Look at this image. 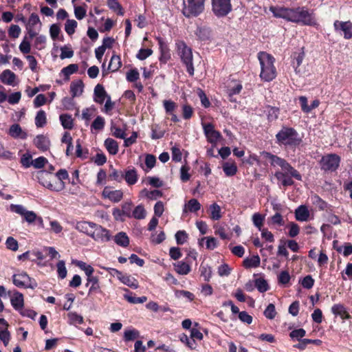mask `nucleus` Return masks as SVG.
Listing matches in <instances>:
<instances>
[{
  "instance_id": "1",
  "label": "nucleus",
  "mask_w": 352,
  "mask_h": 352,
  "mask_svg": "<svg viewBox=\"0 0 352 352\" xmlns=\"http://www.w3.org/2000/svg\"><path fill=\"white\" fill-rule=\"evenodd\" d=\"M270 11L276 18H281L296 23L305 25L315 26L317 23L312 12L305 7L287 8L285 7H270Z\"/></svg>"
},
{
  "instance_id": "2",
  "label": "nucleus",
  "mask_w": 352,
  "mask_h": 352,
  "mask_svg": "<svg viewBox=\"0 0 352 352\" xmlns=\"http://www.w3.org/2000/svg\"><path fill=\"white\" fill-rule=\"evenodd\" d=\"M276 142L279 146L296 148L302 142V138L293 127L283 126L276 134Z\"/></svg>"
},
{
  "instance_id": "3",
  "label": "nucleus",
  "mask_w": 352,
  "mask_h": 352,
  "mask_svg": "<svg viewBox=\"0 0 352 352\" xmlns=\"http://www.w3.org/2000/svg\"><path fill=\"white\" fill-rule=\"evenodd\" d=\"M257 58L261 65L260 78L264 82H271L277 76L276 68L274 66V57L266 52H259Z\"/></svg>"
},
{
  "instance_id": "4",
  "label": "nucleus",
  "mask_w": 352,
  "mask_h": 352,
  "mask_svg": "<svg viewBox=\"0 0 352 352\" xmlns=\"http://www.w3.org/2000/svg\"><path fill=\"white\" fill-rule=\"evenodd\" d=\"M176 52L182 65L186 67L187 73L190 76H194L193 55L192 48L188 47L185 41L177 40L175 43Z\"/></svg>"
},
{
  "instance_id": "5",
  "label": "nucleus",
  "mask_w": 352,
  "mask_h": 352,
  "mask_svg": "<svg viewBox=\"0 0 352 352\" xmlns=\"http://www.w3.org/2000/svg\"><path fill=\"white\" fill-rule=\"evenodd\" d=\"M204 134L207 140L211 143V147L207 150V154L212 157L220 155V148L217 146V141L220 139V133L214 129L211 123H202Z\"/></svg>"
},
{
  "instance_id": "6",
  "label": "nucleus",
  "mask_w": 352,
  "mask_h": 352,
  "mask_svg": "<svg viewBox=\"0 0 352 352\" xmlns=\"http://www.w3.org/2000/svg\"><path fill=\"white\" fill-rule=\"evenodd\" d=\"M206 0H187L183 2L182 12L188 19L197 17L204 11Z\"/></svg>"
},
{
  "instance_id": "7",
  "label": "nucleus",
  "mask_w": 352,
  "mask_h": 352,
  "mask_svg": "<svg viewBox=\"0 0 352 352\" xmlns=\"http://www.w3.org/2000/svg\"><path fill=\"white\" fill-rule=\"evenodd\" d=\"M341 157L336 153L323 155L319 161L320 169L326 173L336 172L340 164Z\"/></svg>"
},
{
  "instance_id": "8",
  "label": "nucleus",
  "mask_w": 352,
  "mask_h": 352,
  "mask_svg": "<svg viewBox=\"0 0 352 352\" xmlns=\"http://www.w3.org/2000/svg\"><path fill=\"white\" fill-rule=\"evenodd\" d=\"M51 177L52 175L46 170H41L38 173L39 183L44 187L56 192H60L65 188V182H52Z\"/></svg>"
},
{
  "instance_id": "9",
  "label": "nucleus",
  "mask_w": 352,
  "mask_h": 352,
  "mask_svg": "<svg viewBox=\"0 0 352 352\" xmlns=\"http://www.w3.org/2000/svg\"><path fill=\"white\" fill-rule=\"evenodd\" d=\"M13 284L19 288L35 289L38 284L34 278L29 276L26 272L16 274L12 276Z\"/></svg>"
},
{
  "instance_id": "10",
  "label": "nucleus",
  "mask_w": 352,
  "mask_h": 352,
  "mask_svg": "<svg viewBox=\"0 0 352 352\" xmlns=\"http://www.w3.org/2000/svg\"><path fill=\"white\" fill-rule=\"evenodd\" d=\"M243 88L240 81L236 80H228L225 82V89L228 94V98L230 102H236L235 95L239 94Z\"/></svg>"
},
{
  "instance_id": "11",
  "label": "nucleus",
  "mask_w": 352,
  "mask_h": 352,
  "mask_svg": "<svg viewBox=\"0 0 352 352\" xmlns=\"http://www.w3.org/2000/svg\"><path fill=\"white\" fill-rule=\"evenodd\" d=\"M91 237L95 241H100L102 242L109 241L112 238L109 230L97 224L94 226Z\"/></svg>"
},
{
  "instance_id": "12",
  "label": "nucleus",
  "mask_w": 352,
  "mask_h": 352,
  "mask_svg": "<svg viewBox=\"0 0 352 352\" xmlns=\"http://www.w3.org/2000/svg\"><path fill=\"white\" fill-rule=\"evenodd\" d=\"M10 209L12 212L23 216L24 219L29 223L34 222L37 218L36 214L34 212L27 210L22 205L12 204Z\"/></svg>"
},
{
  "instance_id": "13",
  "label": "nucleus",
  "mask_w": 352,
  "mask_h": 352,
  "mask_svg": "<svg viewBox=\"0 0 352 352\" xmlns=\"http://www.w3.org/2000/svg\"><path fill=\"white\" fill-rule=\"evenodd\" d=\"M334 30L336 32H343L344 38L345 39H351L352 38V22L350 21H340L336 20L333 23Z\"/></svg>"
},
{
  "instance_id": "14",
  "label": "nucleus",
  "mask_w": 352,
  "mask_h": 352,
  "mask_svg": "<svg viewBox=\"0 0 352 352\" xmlns=\"http://www.w3.org/2000/svg\"><path fill=\"white\" fill-rule=\"evenodd\" d=\"M261 156H263L264 159L269 160L270 165L274 167L279 166L282 168L286 162V160L284 158L267 151H263Z\"/></svg>"
},
{
  "instance_id": "15",
  "label": "nucleus",
  "mask_w": 352,
  "mask_h": 352,
  "mask_svg": "<svg viewBox=\"0 0 352 352\" xmlns=\"http://www.w3.org/2000/svg\"><path fill=\"white\" fill-rule=\"evenodd\" d=\"M85 286L89 287L88 296H90L94 294L101 292L99 278L97 276H94L91 278H87V283L85 284Z\"/></svg>"
},
{
  "instance_id": "16",
  "label": "nucleus",
  "mask_w": 352,
  "mask_h": 352,
  "mask_svg": "<svg viewBox=\"0 0 352 352\" xmlns=\"http://www.w3.org/2000/svg\"><path fill=\"white\" fill-rule=\"evenodd\" d=\"M102 195L113 202H119L123 197V192L120 190H111L110 188L105 187Z\"/></svg>"
},
{
  "instance_id": "17",
  "label": "nucleus",
  "mask_w": 352,
  "mask_h": 352,
  "mask_svg": "<svg viewBox=\"0 0 352 352\" xmlns=\"http://www.w3.org/2000/svg\"><path fill=\"white\" fill-rule=\"evenodd\" d=\"M34 144L41 151H46L50 148V140L44 135H38L34 139Z\"/></svg>"
},
{
  "instance_id": "18",
  "label": "nucleus",
  "mask_w": 352,
  "mask_h": 352,
  "mask_svg": "<svg viewBox=\"0 0 352 352\" xmlns=\"http://www.w3.org/2000/svg\"><path fill=\"white\" fill-rule=\"evenodd\" d=\"M10 302L16 311H21L24 307V298L23 294L18 291H14L13 296L10 299Z\"/></svg>"
},
{
  "instance_id": "19",
  "label": "nucleus",
  "mask_w": 352,
  "mask_h": 352,
  "mask_svg": "<svg viewBox=\"0 0 352 352\" xmlns=\"http://www.w3.org/2000/svg\"><path fill=\"white\" fill-rule=\"evenodd\" d=\"M331 312L336 316H340L342 320H349L351 318V316L342 304L333 305L331 307Z\"/></svg>"
},
{
  "instance_id": "20",
  "label": "nucleus",
  "mask_w": 352,
  "mask_h": 352,
  "mask_svg": "<svg viewBox=\"0 0 352 352\" xmlns=\"http://www.w3.org/2000/svg\"><path fill=\"white\" fill-rule=\"evenodd\" d=\"M123 179L129 186L134 185L138 180L137 170L134 167L125 170Z\"/></svg>"
},
{
  "instance_id": "21",
  "label": "nucleus",
  "mask_w": 352,
  "mask_h": 352,
  "mask_svg": "<svg viewBox=\"0 0 352 352\" xmlns=\"http://www.w3.org/2000/svg\"><path fill=\"white\" fill-rule=\"evenodd\" d=\"M96 223L88 221H78L75 228L80 232L85 233L91 236Z\"/></svg>"
},
{
  "instance_id": "22",
  "label": "nucleus",
  "mask_w": 352,
  "mask_h": 352,
  "mask_svg": "<svg viewBox=\"0 0 352 352\" xmlns=\"http://www.w3.org/2000/svg\"><path fill=\"white\" fill-rule=\"evenodd\" d=\"M221 168L225 175L228 177L235 175L238 171L236 164L234 160H228L223 163Z\"/></svg>"
},
{
  "instance_id": "23",
  "label": "nucleus",
  "mask_w": 352,
  "mask_h": 352,
  "mask_svg": "<svg viewBox=\"0 0 352 352\" xmlns=\"http://www.w3.org/2000/svg\"><path fill=\"white\" fill-rule=\"evenodd\" d=\"M309 216L310 212L305 205H300L295 210V218L298 221H307Z\"/></svg>"
},
{
  "instance_id": "24",
  "label": "nucleus",
  "mask_w": 352,
  "mask_h": 352,
  "mask_svg": "<svg viewBox=\"0 0 352 352\" xmlns=\"http://www.w3.org/2000/svg\"><path fill=\"white\" fill-rule=\"evenodd\" d=\"M108 95L104 88V87L98 84L95 88H94V101L99 104H102L105 100V98L107 97Z\"/></svg>"
},
{
  "instance_id": "25",
  "label": "nucleus",
  "mask_w": 352,
  "mask_h": 352,
  "mask_svg": "<svg viewBox=\"0 0 352 352\" xmlns=\"http://www.w3.org/2000/svg\"><path fill=\"white\" fill-rule=\"evenodd\" d=\"M281 169L286 174V175L291 176L298 181L302 180V175L296 169H295L287 160Z\"/></svg>"
},
{
  "instance_id": "26",
  "label": "nucleus",
  "mask_w": 352,
  "mask_h": 352,
  "mask_svg": "<svg viewBox=\"0 0 352 352\" xmlns=\"http://www.w3.org/2000/svg\"><path fill=\"white\" fill-rule=\"evenodd\" d=\"M15 79V74L10 69L4 70L0 75V80L5 85H13Z\"/></svg>"
},
{
  "instance_id": "27",
  "label": "nucleus",
  "mask_w": 352,
  "mask_h": 352,
  "mask_svg": "<svg viewBox=\"0 0 352 352\" xmlns=\"http://www.w3.org/2000/svg\"><path fill=\"white\" fill-rule=\"evenodd\" d=\"M261 259L258 255H253L251 257L245 258L243 261V266L246 268H256L260 265Z\"/></svg>"
},
{
  "instance_id": "28",
  "label": "nucleus",
  "mask_w": 352,
  "mask_h": 352,
  "mask_svg": "<svg viewBox=\"0 0 352 352\" xmlns=\"http://www.w3.org/2000/svg\"><path fill=\"white\" fill-rule=\"evenodd\" d=\"M122 65V64L120 56L113 54L109 63L107 69L110 72H116L119 70Z\"/></svg>"
},
{
  "instance_id": "29",
  "label": "nucleus",
  "mask_w": 352,
  "mask_h": 352,
  "mask_svg": "<svg viewBox=\"0 0 352 352\" xmlns=\"http://www.w3.org/2000/svg\"><path fill=\"white\" fill-rule=\"evenodd\" d=\"M104 145L109 154L114 155L118 153L119 146L115 140L108 138L104 140Z\"/></svg>"
},
{
  "instance_id": "30",
  "label": "nucleus",
  "mask_w": 352,
  "mask_h": 352,
  "mask_svg": "<svg viewBox=\"0 0 352 352\" xmlns=\"http://www.w3.org/2000/svg\"><path fill=\"white\" fill-rule=\"evenodd\" d=\"M83 82L81 80L73 81L70 85V92L73 98L81 95L83 91Z\"/></svg>"
},
{
  "instance_id": "31",
  "label": "nucleus",
  "mask_w": 352,
  "mask_h": 352,
  "mask_svg": "<svg viewBox=\"0 0 352 352\" xmlns=\"http://www.w3.org/2000/svg\"><path fill=\"white\" fill-rule=\"evenodd\" d=\"M195 33L200 41H206L209 40L211 35V30L209 28L201 26L197 27Z\"/></svg>"
},
{
  "instance_id": "32",
  "label": "nucleus",
  "mask_w": 352,
  "mask_h": 352,
  "mask_svg": "<svg viewBox=\"0 0 352 352\" xmlns=\"http://www.w3.org/2000/svg\"><path fill=\"white\" fill-rule=\"evenodd\" d=\"M114 241L117 245L123 248H126L129 245V239L127 234L124 232H118L114 236Z\"/></svg>"
},
{
  "instance_id": "33",
  "label": "nucleus",
  "mask_w": 352,
  "mask_h": 352,
  "mask_svg": "<svg viewBox=\"0 0 352 352\" xmlns=\"http://www.w3.org/2000/svg\"><path fill=\"white\" fill-rule=\"evenodd\" d=\"M60 123L65 129H72L74 127V120L71 115L67 113L61 114L59 117Z\"/></svg>"
},
{
  "instance_id": "34",
  "label": "nucleus",
  "mask_w": 352,
  "mask_h": 352,
  "mask_svg": "<svg viewBox=\"0 0 352 352\" xmlns=\"http://www.w3.org/2000/svg\"><path fill=\"white\" fill-rule=\"evenodd\" d=\"M109 168L111 173L108 175L109 179L121 182L123 180L124 171L114 168L113 165H110Z\"/></svg>"
},
{
  "instance_id": "35",
  "label": "nucleus",
  "mask_w": 352,
  "mask_h": 352,
  "mask_svg": "<svg viewBox=\"0 0 352 352\" xmlns=\"http://www.w3.org/2000/svg\"><path fill=\"white\" fill-rule=\"evenodd\" d=\"M107 6L109 9L112 10L113 12H116V14L119 16H123L124 14L123 8L122 5L119 3L118 0H107Z\"/></svg>"
},
{
  "instance_id": "36",
  "label": "nucleus",
  "mask_w": 352,
  "mask_h": 352,
  "mask_svg": "<svg viewBox=\"0 0 352 352\" xmlns=\"http://www.w3.org/2000/svg\"><path fill=\"white\" fill-rule=\"evenodd\" d=\"M175 271L181 275H186L190 272V266L187 262L179 261L175 264Z\"/></svg>"
},
{
  "instance_id": "37",
  "label": "nucleus",
  "mask_w": 352,
  "mask_h": 352,
  "mask_svg": "<svg viewBox=\"0 0 352 352\" xmlns=\"http://www.w3.org/2000/svg\"><path fill=\"white\" fill-rule=\"evenodd\" d=\"M120 280L132 289H137L139 287L138 281L129 275H123Z\"/></svg>"
},
{
  "instance_id": "38",
  "label": "nucleus",
  "mask_w": 352,
  "mask_h": 352,
  "mask_svg": "<svg viewBox=\"0 0 352 352\" xmlns=\"http://www.w3.org/2000/svg\"><path fill=\"white\" fill-rule=\"evenodd\" d=\"M47 123L46 113L43 110L37 112L35 117V124L38 128L43 127Z\"/></svg>"
},
{
  "instance_id": "39",
  "label": "nucleus",
  "mask_w": 352,
  "mask_h": 352,
  "mask_svg": "<svg viewBox=\"0 0 352 352\" xmlns=\"http://www.w3.org/2000/svg\"><path fill=\"white\" fill-rule=\"evenodd\" d=\"M69 323L72 325L81 324L84 322L83 317L76 312H69L67 314Z\"/></svg>"
},
{
  "instance_id": "40",
  "label": "nucleus",
  "mask_w": 352,
  "mask_h": 352,
  "mask_svg": "<svg viewBox=\"0 0 352 352\" xmlns=\"http://www.w3.org/2000/svg\"><path fill=\"white\" fill-rule=\"evenodd\" d=\"M78 70V65L77 64H70L67 67L62 69L61 72L65 76L67 80H69L70 75L76 73Z\"/></svg>"
},
{
  "instance_id": "41",
  "label": "nucleus",
  "mask_w": 352,
  "mask_h": 352,
  "mask_svg": "<svg viewBox=\"0 0 352 352\" xmlns=\"http://www.w3.org/2000/svg\"><path fill=\"white\" fill-rule=\"evenodd\" d=\"M199 272H200V275H201V276H202L204 278V280L205 281H209V280L211 277V274H212V270H211L210 267H209L208 265H204L202 263L199 267Z\"/></svg>"
},
{
  "instance_id": "42",
  "label": "nucleus",
  "mask_w": 352,
  "mask_h": 352,
  "mask_svg": "<svg viewBox=\"0 0 352 352\" xmlns=\"http://www.w3.org/2000/svg\"><path fill=\"white\" fill-rule=\"evenodd\" d=\"M164 135V131L161 130L158 124H153L151 126V138L153 140H157L163 138Z\"/></svg>"
},
{
  "instance_id": "43",
  "label": "nucleus",
  "mask_w": 352,
  "mask_h": 352,
  "mask_svg": "<svg viewBox=\"0 0 352 352\" xmlns=\"http://www.w3.org/2000/svg\"><path fill=\"white\" fill-rule=\"evenodd\" d=\"M186 212H195L198 211L201 208V204L199 203L197 199H191L186 204Z\"/></svg>"
},
{
  "instance_id": "44",
  "label": "nucleus",
  "mask_w": 352,
  "mask_h": 352,
  "mask_svg": "<svg viewBox=\"0 0 352 352\" xmlns=\"http://www.w3.org/2000/svg\"><path fill=\"white\" fill-rule=\"evenodd\" d=\"M131 217H134L136 219H143L146 217V210L143 206L138 205L137 206L133 212Z\"/></svg>"
},
{
  "instance_id": "45",
  "label": "nucleus",
  "mask_w": 352,
  "mask_h": 352,
  "mask_svg": "<svg viewBox=\"0 0 352 352\" xmlns=\"http://www.w3.org/2000/svg\"><path fill=\"white\" fill-rule=\"evenodd\" d=\"M78 23L74 19H67L65 25V30L68 35H72Z\"/></svg>"
},
{
  "instance_id": "46",
  "label": "nucleus",
  "mask_w": 352,
  "mask_h": 352,
  "mask_svg": "<svg viewBox=\"0 0 352 352\" xmlns=\"http://www.w3.org/2000/svg\"><path fill=\"white\" fill-rule=\"evenodd\" d=\"M163 106L167 114L173 113L177 107V103L170 100H164Z\"/></svg>"
},
{
  "instance_id": "47",
  "label": "nucleus",
  "mask_w": 352,
  "mask_h": 352,
  "mask_svg": "<svg viewBox=\"0 0 352 352\" xmlns=\"http://www.w3.org/2000/svg\"><path fill=\"white\" fill-rule=\"evenodd\" d=\"M104 124H105V121H104V118L98 116L96 117V118L92 122L91 128V129L100 131V130L103 129V128L104 127Z\"/></svg>"
},
{
  "instance_id": "48",
  "label": "nucleus",
  "mask_w": 352,
  "mask_h": 352,
  "mask_svg": "<svg viewBox=\"0 0 352 352\" xmlns=\"http://www.w3.org/2000/svg\"><path fill=\"white\" fill-rule=\"evenodd\" d=\"M279 109L275 107H270L269 106L267 108V120L270 122H272L274 120H276L279 115Z\"/></svg>"
},
{
  "instance_id": "49",
  "label": "nucleus",
  "mask_w": 352,
  "mask_h": 352,
  "mask_svg": "<svg viewBox=\"0 0 352 352\" xmlns=\"http://www.w3.org/2000/svg\"><path fill=\"white\" fill-rule=\"evenodd\" d=\"M57 273L60 278L63 279L67 276V271L64 261H59L57 264Z\"/></svg>"
},
{
  "instance_id": "50",
  "label": "nucleus",
  "mask_w": 352,
  "mask_h": 352,
  "mask_svg": "<svg viewBox=\"0 0 352 352\" xmlns=\"http://www.w3.org/2000/svg\"><path fill=\"white\" fill-rule=\"evenodd\" d=\"M255 286L260 292H265L269 289V285L267 282L262 278H259L255 280Z\"/></svg>"
},
{
  "instance_id": "51",
  "label": "nucleus",
  "mask_w": 352,
  "mask_h": 352,
  "mask_svg": "<svg viewBox=\"0 0 352 352\" xmlns=\"http://www.w3.org/2000/svg\"><path fill=\"white\" fill-rule=\"evenodd\" d=\"M264 316L270 320L274 319L276 316V311L275 305L272 303H270L267 305L266 309L264 311Z\"/></svg>"
},
{
  "instance_id": "52",
  "label": "nucleus",
  "mask_w": 352,
  "mask_h": 352,
  "mask_svg": "<svg viewBox=\"0 0 352 352\" xmlns=\"http://www.w3.org/2000/svg\"><path fill=\"white\" fill-rule=\"evenodd\" d=\"M188 238V234L185 230H179L175 234V239L177 245H183Z\"/></svg>"
},
{
  "instance_id": "53",
  "label": "nucleus",
  "mask_w": 352,
  "mask_h": 352,
  "mask_svg": "<svg viewBox=\"0 0 352 352\" xmlns=\"http://www.w3.org/2000/svg\"><path fill=\"white\" fill-rule=\"evenodd\" d=\"M140 336V333L136 329L126 330L124 333V338L125 341H132L135 340Z\"/></svg>"
},
{
  "instance_id": "54",
  "label": "nucleus",
  "mask_w": 352,
  "mask_h": 352,
  "mask_svg": "<svg viewBox=\"0 0 352 352\" xmlns=\"http://www.w3.org/2000/svg\"><path fill=\"white\" fill-rule=\"evenodd\" d=\"M19 50L23 54H28L31 51V45L30 41L28 40V37L25 36L19 45Z\"/></svg>"
},
{
  "instance_id": "55",
  "label": "nucleus",
  "mask_w": 352,
  "mask_h": 352,
  "mask_svg": "<svg viewBox=\"0 0 352 352\" xmlns=\"http://www.w3.org/2000/svg\"><path fill=\"white\" fill-rule=\"evenodd\" d=\"M264 219V216L258 212L254 213L252 216L253 223L259 230L262 229Z\"/></svg>"
},
{
  "instance_id": "56",
  "label": "nucleus",
  "mask_w": 352,
  "mask_h": 352,
  "mask_svg": "<svg viewBox=\"0 0 352 352\" xmlns=\"http://www.w3.org/2000/svg\"><path fill=\"white\" fill-rule=\"evenodd\" d=\"M190 166L188 165H183L180 168V179L183 182H188L190 178V174L188 173Z\"/></svg>"
},
{
  "instance_id": "57",
  "label": "nucleus",
  "mask_w": 352,
  "mask_h": 352,
  "mask_svg": "<svg viewBox=\"0 0 352 352\" xmlns=\"http://www.w3.org/2000/svg\"><path fill=\"white\" fill-rule=\"evenodd\" d=\"M306 334V331L304 329L300 328L294 329L289 333V336L292 340H300Z\"/></svg>"
},
{
  "instance_id": "58",
  "label": "nucleus",
  "mask_w": 352,
  "mask_h": 352,
  "mask_svg": "<svg viewBox=\"0 0 352 352\" xmlns=\"http://www.w3.org/2000/svg\"><path fill=\"white\" fill-rule=\"evenodd\" d=\"M153 50L151 49L147 48H141L136 54V58L140 60H144L147 58L148 56L152 55Z\"/></svg>"
},
{
  "instance_id": "59",
  "label": "nucleus",
  "mask_w": 352,
  "mask_h": 352,
  "mask_svg": "<svg viewBox=\"0 0 352 352\" xmlns=\"http://www.w3.org/2000/svg\"><path fill=\"white\" fill-rule=\"evenodd\" d=\"M290 278L291 276L287 271H282L278 276V284L286 285L289 283Z\"/></svg>"
},
{
  "instance_id": "60",
  "label": "nucleus",
  "mask_w": 352,
  "mask_h": 352,
  "mask_svg": "<svg viewBox=\"0 0 352 352\" xmlns=\"http://www.w3.org/2000/svg\"><path fill=\"white\" fill-rule=\"evenodd\" d=\"M124 298L133 304H140L144 303L147 300V298L146 296L136 297L130 295H124Z\"/></svg>"
},
{
  "instance_id": "61",
  "label": "nucleus",
  "mask_w": 352,
  "mask_h": 352,
  "mask_svg": "<svg viewBox=\"0 0 352 352\" xmlns=\"http://www.w3.org/2000/svg\"><path fill=\"white\" fill-rule=\"evenodd\" d=\"M193 109L189 104H184L182 106V116L184 120H189L193 116Z\"/></svg>"
},
{
  "instance_id": "62",
  "label": "nucleus",
  "mask_w": 352,
  "mask_h": 352,
  "mask_svg": "<svg viewBox=\"0 0 352 352\" xmlns=\"http://www.w3.org/2000/svg\"><path fill=\"white\" fill-rule=\"evenodd\" d=\"M288 227L289 228L288 235L290 237L294 238L299 234L300 227L297 223L294 222H290L288 225Z\"/></svg>"
},
{
  "instance_id": "63",
  "label": "nucleus",
  "mask_w": 352,
  "mask_h": 352,
  "mask_svg": "<svg viewBox=\"0 0 352 352\" xmlns=\"http://www.w3.org/2000/svg\"><path fill=\"white\" fill-rule=\"evenodd\" d=\"M314 282V279L310 275H307L300 281V284L304 288L309 289L313 287Z\"/></svg>"
},
{
  "instance_id": "64",
  "label": "nucleus",
  "mask_w": 352,
  "mask_h": 352,
  "mask_svg": "<svg viewBox=\"0 0 352 352\" xmlns=\"http://www.w3.org/2000/svg\"><path fill=\"white\" fill-rule=\"evenodd\" d=\"M140 78V74L137 69L129 70L126 74V80L131 82H136Z\"/></svg>"
}]
</instances>
